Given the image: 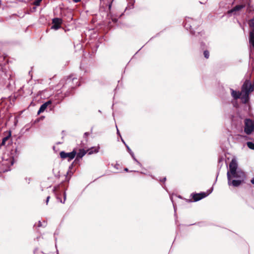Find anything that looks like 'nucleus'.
<instances>
[{"label": "nucleus", "mask_w": 254, "mask_h": 254, "mask_svg": "<svg viewBox=\"0 0 254 254\" xmlns=\"http://www.w3.org/2000/svg\"><path fill=\"white\" fill-rule=\"evenodd\" d=\"M228 179V185L229 186L238 187L241 185L246 183L247 176L245 172L238 170L237 172L232 174Z\"/></svg>", "instance_id": "1"}, {"label": "nucleus", "mask_w": 254, "mask_h": 254, "mask_svg": "<svg viewBox=\"0 0 254 254\" xmlns=\"http://www.w3.org/2000/svg\"><path fill=\"white\" fill-rule=\"evenodd\" d=\"M254 90V86L250 80H246L242 87L241 99L245 104L247 103L249 100V94Z\"/></svg>", "instance_id": "2"}, {"label": "nucleus", "mask_w": 254, "mask_h": 254, "mask_svg": "<svg viewBox=\"0 0 254 254\" xmlns=\"http://www.w3.org/2000/svg\"><path fill=\"white\" fill-rule=\"evenodd\" d=\"M79 85L77 78L74 77L73 75H70L66 78L64 87L73 89Z\"/></svg>", "instance_id": "3"}, {"label": "nucleus", "mask_w": 254, "mask_h": 254, "mask_svg": "<svg viewBox=\"0 0 254 254\" xmlns=\"http://www.w3.org/2000/svg\"><path fill=\"white\" fill-rule=\"evenodd\" d=\"M244 131L247 134H251L254 132V121L250 119L245 120Z\"/></svg>", "instance_id": "4"}, {"label": "nucleus", "mask_w": 254, "mask_h": 254, "mask_svg": "<svg viewBox=\"0 0 254 254\" xmlns=\"http://www.w3.org/2000/svg\"><path fill=\"white\" fill-rule=\"evenodd\" d=\"M238 165L237 161L235 159H233L229 164V170L227 173V178H229L232 174H235L237 172Z\"/></svg>", "instance_id": "5"}, {"label": "nucleus", "mask_w": 254, "mask_h": 254, "mask_svg": "<svg viewBox=\"0 0 254 254\" xmlns=\"http://www.w3.org/2000/svg\"><path fill=\"white\" fill-rule=\"evenodd\" d=\"M60 157L63 159H65L67 158L68 161L72 160L76 155V151L75 149L73 150V151L71 152L66 153L64 151H61L60 153Z\"/></svg>", "instance_id": "6"}, {"label": "nucleus", "mask_w": 254, "mask_h": 254, "mask_svg": "<svg viewBox=\"0 0 254 254\" xmlns=\"http://www.w3.org/2000/svg\"><path fill=\"white\" fill-rule=\"evenodd\" d=\"M63 22V20L60 18H54L52 19L53 25L51 28L54 30H58L61 28V25Z\"/></svg>", "instance_id": "7"}, {"label": "nucleus", "mask_w": 254, "mask_h": 254, "mask_svg": "<svg viewBox=\"0 0 254 254\" xmlns=\"http://www.w3.org/2000/svg\"><path fill=\"white\" fill-rule=\"evenodd\" d=\"M211 192V191H209L208 193H206V192H200L199 193H195L193 195L192 198L194 201H197L206 197Z\"/></svg>", "instance_id": "8"}, {"label": "nucleus", "mask_w": 254, "mask_h": 254, "mask_svg": "<svg viewBox=\"0 0 254 254\" xmlns=\"http://www.w3.org/2000/svg\"><path fill=\"white\" fill-rule=\"evenodd\" d=\"M51 103L52 101L51 100H49L43 104L41 106L39 111H38V114H40V113L43 112L45 110V109L48 107V106L49 105L51 104Z\"/></svg>", "instance_id": "9"}, {"label": "nucleus", "mask_w": 254, "mask_h": 254, "mask_svg": "<svg viewBox=\"0 0 254 254\" xmlns=\"http://www.w3.org/2000/svg\"><path fill=\"white\" fill-rule=\"evenodd\" d=\"M8 167L6 162H0V174L7 171L8 170Z\"/></svg>", "instance_id": "10"}, {"label": "nucleus", "mask_w": 254, "mask_h": 254, "mask_svg": "<svg viewBox=\"0 0 254 254\" xmlns=\"http://www.w3.org/2000/svg\"><path fill=\"white\" fill-rule=\"evenodd\" d=\"M245 6V4H238L234 7L232 9L229 11V13L238 11Z\"/></svg>", "instance_id": "11"}, {"label": "nucleus", "mask_w": 254, "mask_h": 254, "mask_svg": "<svg viewBox=\"0 0 254 254\" xmlns=\"http://www.w3.org/2000/svg\"><path fill=\"white\" fill-rule=\"evenodd\" d=\"M231 91V95L235 99H237L240 98L241 93L239 92H237L232 89H230Z\"/></svg>", "instance_id": "12"}, {"label": "nucleus", "mask_w": 254, "mask_h": 254, "mask_svg": "<svg viewBox=\"0 0 254 254\" xmlns=\"http://www.w3.org/2000/svg\"><path fill=\"white\" fill-rule=\"evenodd\" d=\"M87 153V150L84 149H79V152L77 153V158H81L85 154Z\"/></svg>", "instance_id": "13"}, {"label": "nucleus", "mask_w": 254, "mask_h": 254, "mask_svg": "<svg viewBox=\"0 0 254 254\" xmlns=\"http://www.w3.org/2000/svg\"><path fill=\"white\" fill-rule=\"evenodd\" d=\"M99 151V148L91 147L90 149L87 150V152L89 154H91L94 153H97Z\"/></svg>", "instance_id": "14"}, {"label": "nucleus", "mask_w": 254, "mask_h": 254, "mask_svg": "<svg viewBox=\"0 0 254 254\" xmlns=\"http://www.w3.org/2000/svg\"><path fill=\"white\" fill-rule=\"evenodd\" d=\"M249 25L251 31H254V17L249 22Z\"/></svg>", "instance_id": "15"}, {"label": "nucleus", "mask_w": 254, "mask_h": 254, "mask_svg": "<svg viewBox=\"0 0 254 254\" xmlns=\"http://www.w3.org/2000/svg\"><path fill=\"white\" fill-rule=\"evenodd\" d=\"M71 168H72V165L69 166V170L67 171V172L66 173V179L68 181H69V180L70 179L71 176H72V175L73 174L72 172H71L70 171Z\"/></svg>", "instance_id": "16"}, {"label": "nucleus", "mask_w": 254, "mask_h": 254, "mask_svg": "<svg viewBox=\"0 0 254 254\" xmlns=\"http://www.w3.org/2000/svg\"><path fill=\"white\" fill-rule=\"evenodd\" d=\"M247 146L251 149L254 150V143L252 142H247Z\"/></svg>", "instance_id": "17"}, {"label": "nucleus", "mask_w": 254, "mask_h": 254, "mask_svg": "<svg viewBox=\"0 0 254 254\" xmlns=\"http://www.w3.org/2000/svg\"><path fill=\"white\" fill-rule=\"evenodd\" d=\"M203 55L206 59H208L209 57V52L207 50H205L203 52Z\"/></svg>", "instance_id": "18"}, {"label": "nucleus", "mask_w": 254, "mask_h": 254, "mask_svg": "<svg viewBox=\"0 0 254 254\" xmlns=\"http://www.w3.org/2000/svg\"><path fill=\"white\" fill-rule=\"evenodd\" d=\"M10 135L4 137L2 138V142H1V145H4L5 143V141L10 137Z\"/></svg>", "instance_id": "19"}, {"label": "nucleus", "mask_w": 254, "mask_h": 254, "mask_svg": "<svg viewBox=\"0 0 254 254\" xmlns=\"http://www.w3.org/2000/svg\"><path fill=\"white\" fill-rule=\"evenodd\" d=\"M122 141L123 142V143L125 144V145H126L127 148V151L128 152V153L129 154L131 153V152H133L130 149V148L128 147V146L126 144V143H125V142L124 141V140L122 139Z\"/></svg>", "instance_id": "20"}, {"label": "nucleus", "mask_w": 254, "mask_h": 254, "mask_svg": "<svg viewBox=\"0 0 254 254\" xmlns=\"http://www.w3.org/2000/svg\"><path fill=\"white\" fill-rule=\"evenodd\" d=\"M42 0H35L33 4L36 6H39L40 4V3Z\"/></svg>", "instance_id": "21"}, {"label": "nucleus", "mask_w": 254, "mask_h": 254, "mask_svg": "<svg viewBox=\"0 0 254 254\" xmlns=\"http://www.w3.org/2000/svg\"><path fill=\"white\" fill-rule=\"evenodd\" d=\"M65 199H66V193H65V192H64V201H63L62 199H60V202L61 203H64Z\"/></svg>", "instance_id": "22"}, {"label": "nucleus", "mask_w": 254, "mask_h": 254, "mask_svg": "<svg viewBox=\"0 0 254 254\" xmlns=\"http://www.w3.org/2000/svg\"><path fill=\"white\" fill-rule=\"evenodd\" d=\"M184 27L187 29L189 28L190 30H191V26L189 24H188L187 23H186L185 24Z\"/></svg>", "instance_id": "23"}, {"label": "nucleus", "mask_w": 254, "mask_h": 254, "mask_svg": "<svg viewBox=\"0 0 254 254\" xmlns=\"http://www.w3.org/2000/svg\"><path fill=\"white\" fill-rule=\"evenodd\" d=\"M133 158V160H134L136 162V163H137L138 165H139V166H141V163H140V162H139V161H138V160L135 158V157H134V158Z\"/></svg>", "instance_id": "24"}, {"label": "nucleus", "mask_w": 254, "mask_h": 254, "mask_svg": "<svg viewBox=\"0 0 254 254\" xmlns=\"http://www.w3.org/2000/svg\"><path fill=\"white\" fill-rule=\"evenodd\" d=\"M50 198V196H47V199H46V203L47 205L48 203V202L49 201Z\"/></svg>", "instance_id": "25"}, {"label": "nucleus", "mask_w": 254, "mask_h": 254, "mask_svg": "<svg viewBox=\"0 0 254 254\" xmlns=\"http://www.w3.org/2000/svg\"><path fill=\"white\" fill-rule=\"evenodd\" d=\"M89 134V133L88 132H85V133H84V137L86 138L87 137V136Z\"/></svg>", "instance_id": "26"}, {"label": "nucleus", "mask_w": 254, "mask_h": 254, "mask_svg": "<svg viewBox=\"0 0 254 254\" xmlns=\"http://www.w3.org/2000/svg\"><path fill=\"white\" fill-rule=\"evenodd\" d=\"M166 180V177H164V178H163L162 179V180H160V181H161V182H165Z\"/></svg>", "instance_id": "27"}, {"label": "nucleus", "mask_w": 254, "mask_h": 254, "mask_svg": "<svg viewBox=\"0 0 254 254\" xmlns=\"http://www.w3.org/2000/svg\"><path fill=\"white\" fill-rule=\"evenodd\" d=\"M42 226V223L41 222V221H39V223H38V227H41Z\"/></svg>", "instance_id": "28"}, {"label": "nucleus", "mask_w": 254, "mask_h": 254, "mask_svg": "<svg viewBox=\"0 0 254 254\" xmlns=\"http://www.w3.org/2000/svg\"><path fill=\"white\" fill-rule=\"evenodd\" d=\"M251 182L252 184H253V185H254V178H253L251 181Z\"/></svg>", "instance_id": "29"}, {"label": "nucleus", "mask_w": 254, "mask_h": 254, "mask_svg": "<svg viewBox=\"0 0 254 254\" xmlns=\"http://www.w3.org/2000/svg\"><path fill=\"white\" fill-rule=\"evenodd\" d=\"M130 155L131 156L132 158H134V157H135L134 153L133 152H131V153H130Z\"/></svg>", "instance_id": "30"}, {"label": "nucleus", "mask_w": 254, "mask_h": 254, "mask_svg": "<svg viewBox=\"0 0 254 254\" xmlns=\"http://www.w3.org/2000/svg\"><path fill=\"white\" fill-rule=\"evenodd\" d=\"M74 2H78L80 1V0H72Z\"/></svg>", "instance_id": "31"}, {"label": "nucleus", "mask_w": 254, "mask_h": 254, "mask_svg": "<svg viewBox=\"0 0 254 254\" xmlns=\"http://www.w3.org/2000/svg\"><path fill=\"white\" fill-rule=\"evenodd\" d=\"M57 199H58V200L60 202V199H61V198H60V197H59L58 196H57Z\"/></svg>", "instance_id": "32"}, {"label": "nucleus", "mask_w": 254, "mask_h": 254, "mask_svg": "<svg viewBox=\"0 0 254 254\" xmlns=\"http://www.w3.org/2000/svg\"><path fill=\"white\" fill-rule=\"evenodd\" d=\"M111 6H112V4L110 3L109 5V8L110 9L111 8Z\"/></svg>", "instance_id": "33"}, {"label": "nucleus", "mask_w": 254, "mask_h": 254, "mask_svg": "<svg viewBox=\"0 0 254 254\" xmlns=\"http://www.w3.org/2000/svg\"><path fill=\"white\" fill-rule=\"evenodd\" d=\"M117 133H118L119 135H120V132H119V130H118V129H117Z\"/></svg>", "instance_id": "34"}, {"label": "nucleus", "mask_w": 254, "mask_h": 254, "mask_svg": "<svg viewBox=\"0 0 254 254\" xmlns=\"http://www.w3.org/2000/svg\"><path fill=\"white\" fill-rule=\"evenodd\" d=\"M125 171H128V169H127V168H125Z\"/></svg>", "instance_id": "35"}, {"label": "nucleus", "mask_w": 254, "mask_h": 254, "mask_svg": "<svg viewBox=\"0 0 254 254\" xmlns=\"http://www.w3.org/2000/svg\"><path fill=\"white\" fill-rule=\"evenodd\" d=\"M203 46H204V45L202 43H201V47H202Z\"/></svg>", "instance_id": "36"}]
</instances>
